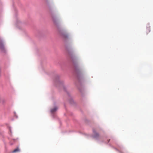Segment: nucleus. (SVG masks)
<instances>
[{"label": "nucleus", "mask_w": 153, "mask_h": 153, "mask_svg": "<svg viewBox=\"0 0 153 153\" xmlns=\"http://www.w3.org/2000/svg\"><path fill=\"white\" fill-rule=\"evenodd\" d=\"M57 108L56 107H54L51 110V112L52 113H53L57 110Z\"/></svg>", "instance_id": "nucleus-6"}, {"label": "nucleus", "mask_w": 153, "mask_h": 153, "mask_svg": "<svg viewBox=\"0 0 153 153\" xmlns=\"http://www.w3.org/2000/svg\"><path fill=\"white\" fill-rule=\"evenodd\" d=\"M20 151V149L19 148L17 147L12 152V153H16V152H18Z\"/></svg>", "instance_id": "nucleus-5"}, {"label": "nucleus", "mask_w": 153, "mask_h": 153, "mask_svg": "<svg viewBox=\"0 0 153 153\" xmlns=\"http://www.w3.org/2000/svg\"><path fill=\"white\" fill-rule=\"evenodd\" d=\"M150 31V26H149L147 28L146 32L147 33H149Z\"/></svg>", "instance_id": "nucleus-7"}, {"label": "nucleus", "mask_w": 153, "mask_h": 153, "mask_svg": "<svg viewBox=\"0 0 153 153\" xmlns=\"http://www.w3.org/2000/svg\"><path fill=\"white\" fill-rule=\"evenodd\" d=\"M51 17L53 23L55 25H56L58 22V21L57 17L53 14L51 15Z\"/></svg>", "instance_id": "nucleus-1"}, {"label": "nucleus", "mask_w": 153, "mask_h": 153, "mask_svg": "<svg viewBox=\"0 0 153 153\" xmlns=\"http://www.w3.org/2000/svg\"><path fill=\"white\" fill-rule=\"evenodd\" d=\"M61 35L62 38L64 39H66L68 37V35L67 33L65 32H63L61 33Z\"/></svg>", "instance_id": "nucleus-2"}, {"label": "nucleus", "mask_w": 153, "mask_h": 153, "mask_svg": "<svg viewBox=\"0 0 153 153\" xmlns=\"http://www.w3.org/2000/svg\"><path fill=\"white\" fill-rule=\"evenodd\" d=\"M93 132L94 133V135H93L94 138L95 139H97L99 138L100 137L99 134L96 132L94 130L93 131Z\"/></svg>", "instance_id": "nucleus-3"}, {"label": "nucleus", "mask_w": 153, "mask_h": 153, "mask_svg": "<svg viewBox=\"0 0 153 153\" xmlns=\"http://www.w3.org/2000/svg\"><path fill=\"white\" fill-rule=\"evenodd\" d=\"M14 8V11H15V13H16L17 12V10L16 9V8L15 7Z\"/></svg>", "instance_id": "nucleus-8"}, {"label": "nucleus", "mask_w": 153, "mask_h": 153, "mask_svg": "<svg viewBox=\"0 0 153 153\" xmlns=\"http://www.w3.org/2000/svg\"><path fill=\"white\" fill-rule=\"evenodd\" d=\"M0 48L2 52H5V48L2 43H0Z\"/></svg>", "instance_id": "nucleus-4"}]
</instances>
